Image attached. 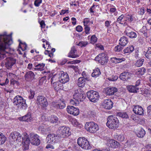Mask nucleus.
Returning <instances> with one entry per match:
<instances>
[{
	"instance_id": "23",
	"label": "nucleus",
	"mask_w": 151,
	"mask_h": 151,
	"mask_svg": "<svg viewBox=\"0 0 151 151\" xmlns=\"http://www.w3.org/2000/svg\"><path fill=\"white\" fill-rule=\"evenodd\" d=\"M119 44L123 47L125 46L128 42L127 38L125 36L122 37L119 40Z\"/></svg>"
},
{
	"instance_id": "4",
	"label": "nucleus",
	"mask_w": 151,
	"mask_h": 151,
	"mask_svg": "<svg viewBox=\"0 0 151 151\" xmlns=\"http://www.w3.org/2000/svg\"><path fill=\"white\" fill-rule=\"evenodd\" d=\"M77 143L83 149L89 150L91 148V147L90 146L89 142L85 137L78 138L77 141Z\"/></svg>"
},
{
	"instance_id": "6",
	"label": "nucleus",
	"mask_w": 151,
	"mask_h": 151,
	"mask_svg": "<svg viewBox=\"0 0 151 151\" xmlns=\"http://www.w3.org/2000/svg\"><path fill=\"white\" fill-rule=\"evenodd\" d=\"M87 96L89 100L93 102H96L99 100V96L98 92L93 90L88 91Z\"/></svg>"
},
{
	"instance_id": "14",
	"label": "nucleus",
	"mask_w": 151,
	"mask_h": 151,
	"mask_svg": "<svg viewBox=\"0 0 151 151\" xmlns=\"http://www.w3.org/2000/svg\"><path fill=\"white\" fill-rule=\"evenodd\" d=\"M113 102L110 99L104 100L102 103L104 107L107 109H110L113 107Z\"/></svg>"
},
{
	"instance_id": "63",
	"label": "nucleus",
	"mask_w": 151,
	"mask_h": 151,
	"mask_svg": "<svg viewBox=\"0 0 151 151\" xmlns=\"http://www.w3.org/2000/svg\"><path fill=\"white\" fill-rule=\"evenodd\" d=\"M69 67L70 68L73 69L76 71H77L78 69L77 67L75 66L74 65H70Z\"/></svg>"
},
{
	"instance_id": "27",
	"label": "nucleus",
	"mask_w": 151,
	"mask_h": 151,
	"mask_svg": "<svg viewBox=\"0 0 151 151\" xmlns=\"http://www.w3.org/2000/svg\"><path fill=\"white\" fill-rule=\"evenodd\" d=\"M134 49V47L132 45H130L125 48L124 50V53H130L133 52Z\"/></svg>"
},
{
	"instance_id": "22",
	"label": "nucleus",
	"mask_w": 151,
	"mask_h": 151,
	"mask_svg": "<svg viewBox=\"0 0 151 151\" xmlns=\"http://www.w3.org/2000/svg\"><path fill=\"white\" fill-rule=\"evenodd\" d=\"M127 88L129 92L131 93H137L139 90V88L133 86H128Z\"/></svg>"
},
{
	"instance_id": "1",
	"label": "nucleus",
	"mask_w": 151,
	"mask_h": 151,
	"mask_svg": "<svg viewBox=\"0 0 151 151\" xmlns=\"http://www.w3.org/2000/svg\"><path fill=\"white\" fill-rule=\"evenodd\" d=\"M11 37V35H7L6 32L0 35V58L1 59H3L5 57L4 52L12 43Z\"/></svg>"
},
{
	"instance_id": "38",
	"label": "nucleus",
	"mask_w": 151,
	"mask_h": 151,
	"mask_svg": "<svg viewBox=\"0 0 151 151\" xmlns=\"http://www.w3.org/2000/svg\"><path fill=\"white\" fill-rule=\"evenodd\" d=\"M146 57L148 59H150L151 58V47L148 48V50H147L146 53L145 54Z\"/></svg>"
},
{
	"instance_id": "45",
	"label": "nucleus",
	"mask_w": 151,
	"mask_h": 151,
	"mask_svg": "<svg viewBox=\"0 0 151 151\" xmlns=\"http://www.w3.org/2000/svg\"><path fill=\"white\" fill-rule=\"evenodd\" d=\"M116 137H117V139L120 141H123L124 139V137L123 135H117Z\"/></svg>"
},
{
	"instance_id": "41",
	"label": "nucleus",
	"mask_w": 151,
	"mask_h": 151,
	"mask_svg": "<svg viewBox=\"0 0 151 151\" xmlns=\"http://www.w3.org/2000/svg\"><path fill=\"white\" fill-rule=\"evenodd\" d=\"M145 71L146 70L144 68H139L137 70L138 72L139 73V74L141 75H143L145 73Z\"/></svg>"
},
{
	"instance_id": "62",
	"label": "nucleus",
	"mask_w": 151,
	"mask_h": 151,
	"mask_svg": "<svg viewBox=\"0 0 151 151\" xmlns=\"http://www.w3.org/2000/svg\"><path fill=\"white\" fill-rule=\"evenodd\" d=\"M58 81H58V82H55L53 83V86L54 87V89L55 90H57V89L56 88H57V85L58 84Z\"/></svg>"
},
{
	"instance_id": "48",
	"label": "nucleus",
	"mask_w": 151,
	"mask_h": 151,
	"mask_svg": "<svg viewBox=\"0 0 151 151\" xmlns=\"http://www.w3.org/2000/svg\"><path fill=\"white\" fill-rule=\"evenodd\" d=\"M145 133H136V135L139 138L143 137Z\"/></svg>"
},
{
	"instance_id": "13",
	"label": "nucleus",
	"mask_w": 151,
	"mask_h": 151,
	"mask_svg": "<svg viewBox=\"0 0 151 151\" xmlns=\"http://www.w3.org/2000/svg\"><path fill=\"white\" fill-rule=\"evenodd\" d=\"M132 73L128 72H124L121 73L119 75V78L124 81H127L131 78Z\"/></svg>"
},
{
	"instance_id": "29",
	"label": "nucleus",
	"mask_w": 151,
	"mask_h": 151,
	"mask_svg": "<svg viewBox=\"0 0 151 151\" xmlns=\"http://www.w3.org/2000/svg\"><path fill=\"white\" fill-rule=\"evenodd\" d=\"M78 85L80 87H83L85 84V80L84 77H80L78 78Z\"/></svg>"
},
{
	"instance_id": "53",
	"label": "nucleus",
	"mask_w": 151,
	"mask_h": 151,
	"mask_svg": "<svg viewBox=\"0 0 151 151\" xmlns=\"http://www.w3.org/2000/svg\"><path fill=\"white\" fill-rule=\"evenodd\" d=\"M38 129L39 131H41L42 132L45 131V129L44 128V126H40L38 127Z\"/></svg>"
},
{
	"instance_id": "28",
	"label": "nucleus",
	"mask_w": 151,
	"mask_h": 151,
	"mask_svg": "<svg viewBox=\"0 0 151 151\" xmlns=\"http://www.w3.org/2000/svg\"><path fill=\"white\" fill-rule=\"evenodd\" d=\"M34 65L36 69L40 70H42L44 69V68L45 66V64L43 63L37 64L36 63H34Z\"/></svg>"
},
{
	"instance_id": "31",
	"label": "nucleus",
	"mask_w": 151,
	"mask_h": 151,
	"mask_svg": "<svg viewBox=\"0 0 151 151\" xmlns=\"http://www.w3.org/2000/svg\"><path fill=\"white\" fill-rule=\"evenodd\" d=\"M127 36L130 38H135L137 37L136 33L133 32H127V31H125Z\"/></svg>"
},
{
	"instance_id": "17",
	"label": "nucleus",
	"mask_w": 151,
	"mask_h": 151,
	"mask_svg": "<svg viewBox=\"0 0 151 151\" xmlns=\"http://www.w3.org/2000/svg\"><path fill=\"white\" fill-rule=\"evenodd\" d=\"M77 50L75 46L72 47L71 50L69 53L68 56L70 58H76L79 57L78 55L76 54Z\"/></svg>"
},
{
	"instance_id": "59",
	"label": "nucleus",
	"mask_w": 151,
	"mask_h": 151,
	"mask_svg": "<svg viewBox=\"0 0 151 151\" xmlns=\"http://www.w3.org/2000/svg\"><path fill=\"white\" fill-rule=\"evenodd\" d=\"M68 13V10H62L61 11V12L60 13V15H63L65 14V13Z\"/></svg>"
},
{
	"instance_id": "61",
	"label": "nucleus",
	"mask_w": 151,
	"mask_h": 151,
	"mask_svg": "<svg viewBox=\"0 0 151 151\" xmlns=\"http://www.w3.org/2000/svg\"><path fill=\"white\" fill-rule=\"evenodd\" d=\"M29 144H23V148L24 150H27L29 149Z\"/></svg>"
},
{
	"instance_id": "34",
	"label": "nucleus",
	"mask_w": 151,
	"mask_h": 151,
	"mask_svg": "<svg viewBox=\"0 0 151 151\" xmlns=\"http://www.w3.org/2000/svg\"><path fill=\"white\" fill-rule=\"evenodd\" d=\"M112 59H113L112 61H113V62L115 63H120L122 61H124L125 60L124 58H121L115 57L113 58Z\"/></svg>"
},
{
	"instance_id": "15",
	"label": "nucleus",
	"mask_w": 151,
	"mask_h": 151,
	"mask_svg": "<svg viewBox=\"0 0 151 151\" xmlns=\"http://www.w3.org/2000/svg\"><path fill=\"white\" fill-rule=\"evenodd\" d=\"M35 74L32 71H28L26 72L24 77L25 80L27 81H31L34 78Z\"/></svg>"
},
{
	"instance_id": "37",
	"label": "nucleus",
	"mask_w": 151,
	"mask_h": 151,
	"mask_svg": "<svg viewBox=\"0 0 151 151\" xmlns=\"http://www.w3.org/2000/svg\"><path fill=\"white\" fill-rule=\"evenodd\" d=\"M64 102V100L60 101V102L58 104H59L58 108L62 109L65 108V104Z\"/></svg>"
},
{
	"instance_id": "18",
	"label": "nucleus",
	"mask_w": 151,
	"mask_h": 151,
	"mask_svg": "<svg viewBox=\"0 0 151 151\" xmlns=\"http://www.w3.org/2000/svg\"><path fill=\"white\" fill-rule=\"evenodd\" d=\"M9 137L13 139H15L16 141H21V139H23V137L19 133H11Z\"/></svg>"
},
{
	"instance_id": "7",
	"label": "nucleus",
	"mask_w": 151,
	"mask_h": 151,
	"mask_svg": "<svg viewBox=\"0 0 151 151\" xmlns=\"http://www.w3.org/2000/svg\"><path fill=\"white\" fill-rule=\"evenodd\" d=\"M95 60L99 61L101 65L106 64L108 61L107 55L104 53L99 54L95 58Z\"/></svg>"
},
{
	"instance_id": "9",
	"label": "nucleus",
	"mask_w": 151,
	"mask_h": 151,
	"mask_svg": "<svg viewBox=\"0 0 151 151\" xmlns=\"http://www.w3.org/2000/svg\"><path fill=\"white\" fill-rule=\"evenodd\" d=\"M37 100L40 104L43 107H46L48 105L46 98L43 96H38L37 97Z\"/></svg>"
},
{
	"instance_id": "33",
	"label": "nucleus",
	"mask_w": 151,
	"mask_h": 151,
	"mask_svg": "<svg viewBox=\"0 0 151 151\" xmlns=\"http://www.w3.org/2000/svg\"><path fill=\"white\" fill-rule=\"evenodd\" d=\"M6 140V138L2 133H0V145L4 143Z\"/></svg>"
},
{
	"instance_id": "3",
	"label": "nucleus",
	"mask_w": 151,
	"mask_h": 151,
	"mask_svg": "<svg viewBox=\"0 0 151 151\" xmlns=\"http://www.w3.org/2000/svg\"><path fill=\"white\" fill-rule=\"evenodd\" d=\"M107 126L110 129H115L119 126V122L116 116L110 115L107 118Z\"/></svg>"
},
{
	"instance_id": "52",
	"label": "nucleus",
	"mask_w": 151,
	"mask_h": 151,
	"mask_svg": "<svg viewBox=\"0 0 151 151\" xmlns=\"http://www.w3.org/2000/svg\"><path fill=\"white\" fill-rule=\"evenodd\" d=\"M76 29L78 32H81L83 30V28L81 26L78 25L76 27Z\"/></svg>"
},
{
	"instance_id": "21",
	"label": "nucleus",
	"mask_w": 151,
	"mask_h": 151,
	"mask_svg": "<svg viewBox=\"0 0 151 151\" xmlns=\"http://www.w3.org/2000/svg\"><path fill=\"white\" fill-rule=\"evenodd\" d=\"M55 134L52 133L48 134L47 137L46 139L49 143H51L53 141L56 139V137H57V135L55 136Z\"/></svg>"
},
{
	"instance_id": "57",
	"label": "nucleus",
	"mask_w": 151,
	"mask_h": 151,
	"mask_svg": "<svg viewBox=\"0 0 151 151\" xmlns=\"http://www.w3.org/2000/svg\"><path fill=\"white\" fill-rule=\"evenodd\" d=\"M85 31V32L86 34H88L89 33V32L90 30V28L88 26L85 27L84 28Z\"/></svg>"
},
{
	"instance_id": "46",
	"label": "nucleus",
	"mask_w": 151,
	"mask_h": 151,
	"mask_svg": "<svg viewBox=\"0 0 151 151\" xmlns=\"http://www.w3.org/2000/svg\"><path fill=\"white\" fill-rule=\"evenodd\" d=\"M42 2V0H35L34 2V5L35 6L38 7Z\"/></svg>"
},
{
	"instance_id": "40",
	"label": "nucleus",
	"mask_w": 151,
	"mask_h": 151,
	"mask_svg": "<svg viewBox=\"0 0 151 151\" xmlns=\"http://www.w3.org/2000/svg\"><path fill=\"white\" fill-rule=\"evenodd\" d=\"M88 43L87 42L81 41L79 42L78 45L81 47H85L88 45Z\"/></svg>"
},
{
	"instance_id": "50",
	"label": "nucleus",
	"mask_w": 151,
	"mask_h": 151,
	"mask_svg": "<svg viewBox=\"0 0 151 151\" xmlns=\"http://www.w3.org/2000/svg\"><path fill=\"white\" fill-rule=\"evenodd\" d=\"M30 95L29 96V98L30 99H31L34 97L35 93L33 91H32L31 90H30Z\"/></svg>"
},
{
	"instance_id": "12",
	"label": "nucleus",
	"mask_w": 151,
	"mask_h": 151,
	"mask_svg": "<svg viewBox=\"0 0 151 151\" xmlns=\"http://www.w3.org/2000/svg\"><path fill=\"white\" fill-rule=\"evenodd\" d=\"M68 113L74 116H76L79 114V111L78 109L72 106H68L67 108Z\"/></svg>"
},
{
	"instance_id": "32",
	"label": "nucleus",
	"mask_w": 151,
	"mask_h": 151,
	"mask_svg": "<svg viewBox=\"0 0 151 151\" xmlns=\"http://www.w3.org/2000/svg\"><path fill=\"white\" fill-rule=\"evenodd\" d=\"M58 120V118L56 116L52 115L50 117V122L52 123H58V122H59Z\"/></svg>"
},
{
	"instance_id": "30",
	"label": "nucleus",
	"mask_w": 151,
	"mask_h": 151,
	"mask_svg": "<svg viewBox=\"0 0 151 151\" xmlns=\"http://www.w3.org/2000/svg\"><path fill=\"white\" fill-rule=\"evenodd\" d=\"M58 130L61 132H69L70 128L65 126H61L58 128Z\"/></svg>"
},
{
	"instance_id": "19",
	"label": "nucleus",
	"mask_w": 151,
	"mask_h": 151,
	"mask_svg": "<svg viewBox=\"0 0 151 151\" xmlns=\"http://www.w3.org/2000/svg\"><path fill=\"white\" fill-rule=\"evenodd\" d=\"M133 111L136 114L142 115L143 114L144 110L143 108L139 106H136L133 109Z\"/></svg>"
},
{
	"instance_id": "25",
	"label": "nucleus",
	"mask_w": 151,
	"mask_h": 151,
	"mask_svg": "<svg viewBox=\"0 0 151 151\" xmlns=\"http://www.w3.org/2000/svg\"><path fill=\"white\" fill-rule=\"evenodd\" d=\"M101 74L100 69L97 68L93 70V72L92 73V76L93 77H97Z\"/></svg>"
},
{
	"instance_id": "2",
	"label": "nucleus",
	"mask_w": 151,
	"mask_h": 151,
	"mask_svg": "<svg viewBox=\"0 0 151 151\" xmlns=\"http://www.w3.org/2000/svg\"><path fill=\"white\" fill-rule=\"evenodd\" d=\"M13 102L14 105L17 106L19 109H25L27 107L26 100L20 96H16L13 99Z\"/></svg>"
},
{
	"instance_id": "16",
	"label": "nucleus",
	"mask_w": 151,
	"mask_h": 151,
	"mask_svg": "<svg viewBox=\"0 0 151 151\" xmlns=\"http://www.w3.org/2000/svg\"><path fill=\"white\" fill-rule=\"evenodd\" d=\"M117 91V89L116 87H108L106 88L105 90L106 95L108 96L114 95Z\"/></svg>"
},
{
	"instance_id": "49",
	"label": "nucleus",
	"mask_w": 151,
	"mask_h": 151,
	"mask_svg": "<svg viewBox=\"0 0 151 151\" xmlns=\"http://www.w3.org/2000/svg\"><path fill=\"white\" fill-rule=\"evenodd\" d=\"M124 17V15L123 14L121 15V16H119L118 18H117L116 22H119L120 24H121V23L120 22L121 21V20H122V19H123V17Z\"/></svg>"
},
{
	"instance_id": "8",
	"label": "nucleus",
	"mask_w": 151,
	"mask_h": 151,
	"mask_svg": "<svg viewBox=\"0 0 151 151\" xmlns=\"http://www.w3.org/2000/svg\"><path fill=\"white\" fill-rule=\"evenodd\" d=\"M29 134L30 142L34 145L37 146L40 144V141L39 139V136L33 133H28Z\"/></svg>"
},
{
	"instance_id": "47",
	"label": "nucleus",
	"mask_w": 151,
	"mask_h": 151,
	"mask_svg": "<svg viewBox=\"0 0 151 151\" xmlns=\"http://www.w3.org/2000/svg\"><path fill=\"white\" fill-rule=\"evenodd\" d=\"M91 40L93 43H95L97 41V38L95 35H93L91 36Z\"/></svg>"
},
{
	"instance_id": "64",
	"label": "nucleus",
	"mask_w": 151,
	"mask_h": 151,
	"mask_svg": "<svg viewBox=\"0 0 151 151\" xmlns=\"http://www.w3.org/2000/svg\"><path fill=\"white\" fill-rule=\"evenodd\" d=\"M68 61V60L66 59H64L63 61L60 63V64L61 65H64L65 63L67 61Z\"/></svg>"
},
{
	"instance_id": "24",
	"label": "nucleus",
	"mask_w": 151,
	"mask_h": 151,
	"mask_svg": "<svg viewBox=\"0 0 151 151\" xmlns=\"http://www.w3.org/2000/svg\"><path fill=\"white\" fill-rule=\"evenodd\" d=\"M109 142L110 144V147L112 148H116L119 147L120 144L119 143L114 139H111L109 141Z\"/></svg>"
},
{
	"instance_id": "58",
	"label": "nucleus",
	"mask_w": 151,
	"mask_h": 151,
	"mask_svg": "<svg viewBox=\"0 0 151 151\" xmlns=\"http://www.w3.org/2000/svg\"><path fill=\"white\" fill-rule=\"evenodd\" d=\"M17 81L13 79H11L10 81V83L11 85H14L15 84H17Z\"/></svg>"
},
{
	"instance_id": "44",
	"label": "nucleus",
	"mask_w": 151,
	"mask_h": 151,
	"mask_svg": "<svg viewBox=\"0 0 151 151\" xmlns=\"http://www.w3.org/2000/svg\"><path fill=\"white\" fill-rule=\"evenodd\" d=\"M60 137H61L65 138L68 137L71 135V133H62L60 134Z\"/></svg>"
},
{
	"instance_id": "54",
	"label": "nucleus",
	"mask_w": 151,
	"mask_h": 151,
	"mask_svg": "<svg viewBox=\"0 0 151 151\" xmlns=\"http://www.w3.org/2000/svg\"><path fill=\"white\" fill-rule=\"evenodd\" d=\"M88 114L94 117L96 115V113L94 111H89L88 112Z\"/></svg>"
},
{
	"instance_id": "43",
	"label": "nucleus",
	"mask_w": 151,
	"mask_h": 151,
	"mask_svg": "<svg viewBox=\"0 0 151 151\" xmlns=\"http://www.w3.org/2000/svg\"><path fill=\"white\" fill-rule=\"evenodd\" d=\"M122 45H118L117 46H116L114 48V51H115L119 52L122 50L123 48V47H122Z\"/></svg>"
},
{
	"instance_id": "35",
	"label": "nucleus",
	"mask_w": 151,
	"mask_h": 151,
	"mask_svg": "<svg viewBox=\"0 0 151 151\" xmlns=\"http://www.w3.org/2000/svg\"><path fill=\"white\" fill-rule=\"evenodd\" d=\"M117 115L123 118L127 119L129 118L126 112H119L117 113Z\"/></svg>"
},
{
	"instance_id": "36",
	"label": "nucleus",
	"mask_w": 151,
	"mask_h": 151,
	"mask_svg": "<svg viewBox=\"0 0 151 151\" xmlns=\"http://www.w3.org/2000/svg\"><path fill=\"white\" fill-rule=\"evenodd\" d=\"M19 46L23 51L25 50L27 47V45L25 43H22L21 42L19 43Z\"/></svg>"
},
{
	"instance_id": "56",
	"label": "nucleus",
	"mask_w": 151,
	"mask_h": 151,
	"mask_svg": "<svg viewBox=\"0 0 151 151\" xmlns=\"http://www.w3.org/2000/svg\"><path fill=\"white\" fill-rule=\"evenodd\" d=\"M40 24L41 28H44L45 27V24L44 21L42 20L40 23Z\"/></svg>"
},
{
	"instance_id": "42",
	"label": "nucleus",
	"mask_w": 151,
	"mask_h": 151,
	"mask_svg": "<svg viewBox=\"0 0 151 151\" xmlns=\"http://www.w3.org/2000/svg\"><path fill=\"white\" fill-rule=\"evenodd\" d=\"M118 76L116 75H113L111 77L109 78L108 79L111 81H115L118 78Z\"/></svg>"
},
{
	"instance_id": "5",
	"label": "nucleus",
	"mask_w": 151,
	"mask_h": 151,
	"mask_svg": "<svg viewBox=\"0 0 151 151\" xmlns=\"http://www.w3.org/2000/svg\"><path fill=\"white\" fill-rule=\"evenodd\" d=\"M85 128L89 132H96L99 129L98 124L93 122H86L85 125Z\"/></svg>"
},
{
	"instance_id": "10",
	"label": "nucleus",
	"mask_w": 151,
	"mask_h": 151,
	"mask_svg": "<svg viewBox=\"0 0 151 151\" xmlns=\"http://www.w3.org/2000/svg\"><path fill=\"white\" fill-rule=\"evenodd\" d=\"M16 60L13 58H9L6 59L5 63L6 67L8 69L11 68L12 66L15 64Z\"/></svg>"
},
{
	"instance_id": "51",
	"label": "nucleus",
	"mask_w": 151,
	"mask_h": 151,
	"mask_svg": "<svg viewBox=\"0 0 151 151\" xmlns=\"http://www.w3.org/2000/svg\"><path fill=\"white\" fill-rule=\"evenodd\" d=\"M51 106L56 109H58L59 106V104H58L55 102H53L51 103Z\"/></svg>"
},
{
	"instance_id": "60",
	"label": "nucleus",
	"mask_w": 151,
	"mask_h": 151,
	"mask_svg": "<svg viewBox=\"0 0 151 151\" xmlns=\"http://www.w3.org/2000/svg\"><path fill=\"white\" fill-rule=\"evenodd\" d=\"M111 22L109 21H106L105 22V25L106 27H108L109 26L110 23Z\"/></svg>"
},
{
	"instance_id": "11",
	"label": "nucleus",
	"mask_w": 151,
	"mask_h": 151,
	"mask_svg": "<svg viewBox=\"0 0 151 151\" xmlns=\"http://www.w3.org/2000/svg\"><path fill=\"white\" fill-rule=\"evenodd\" d=\"M59 75H61L59 77V80L58 81H59L60 82L65 83L69 81V78L67 73H64L63 72L59 73Z\"/></svg>"
},
{
	"instance_id": "26",
	"label": "nucleus",
	"mask_w": 151,
	"mask_h": 151,
	"mask_svg": "<svg viewBox=\"0 0 151 151\" xmlns=\"http://www.w3.org/2000/svg\"><path fill=\"white\" fill-rule=\"evenodd\" d=\"M24 137H23V138L26 139V140L24 142V144H29L30 140V138L29 134H28L27 133H24Z\"/></svg>"
},
{
	"instance_id": "55",
	"label": "nucleus",
	"mask_w": 151,
	"mask_h": 151,
	"mask_svg": "<svg viewBox=\"0 0 151 151\" xmlns=\"http://www.w3.org/2000/svg\"><path fill=\"white\" fill-rule=\"evenodd\" d=\"M80 62L81 61L80 60H76L71 61H69L68 62V63H80Z\"/></svg>"
},
{
	"instance_id": "39",
	"label": "nucleus",
	"mask_w": 151,
	"mask_h": 151,
	"mask_svg": "<svg viewBox=\"0 0 151 151\" xmlns=\"http://www.w3.org/2000/svg\"><path fill=\"white\" fill-rule=\"evenodd\" d=\"M144 61L143 59L137 60L135 64V66L137 67L141 66L142 65Z\"/></svg>"
},
{
	"instance_id": "20",
	"label": "nucleus",
	"mask_w": 151,
	"mask_h": 151,
	"mask_svg": "<svg viewBox=\"0 0 151 151\" xmlns=\"http://www.w3.org/2000/svg\"><path fill=\"white\" fill-rule=\"evenodd\" d=\"M32 118L31 117V113L30 112L28 113L25 115L19 118L20 121L29 122L32 120Z\"/></svg>"
}]
</instances>
